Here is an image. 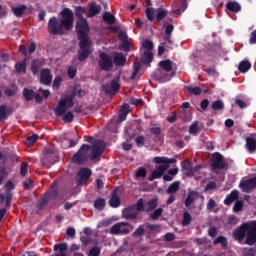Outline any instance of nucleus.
<instances>
[{
	"mask_svg": "<svg viewBox=\"0 0 256 256\" xmlns=\"http://www.w3.org/2000/svg\"><path fill=\"white\" fill-rule=\"evenodd\" d=\"M51 81H53L51 70L49 68H43L40 71V83H42V85H51Z\"/></svg>",
	"mask_w": 256,
	"mask_h": 256,
	"instance_id": "nucleus-15",
	"label": "nucleus"
},
{
	"mask_svg": "<svg viewBox=\"0 0 256 256\" xmlns=\"http://www.w3.org/2000/svg\"><path fill=\"white\" fill-rule=\"evenodd\" d=\"M178 118L181 119V121H191V116H189L187 112L183 110L178 114Z\"/></svg>",
	"mask_w": 256,
	"mask_h": 256,
	"instance_id": "nucleus-62",
	"label": "nucleus"
},
{
	"mask_svg": "<svg viewBox=\"0 0 256 256\" xmlns=\"http://www.w3.org/2000/svg\"><path fill=\"white\" fill-rule=\"evenodd\" d=\"M39 139V135L37 134H32L31 136H28L26 139V144L27 145H33Z\"/></svg>",
	"mask_w": 256,
	"mask_h": 256,
	"instance_id": "nucleus-58",
	"label": "nucleus"
},
{
	"mask_svg": "<svg viewBox=\"0 0 256 256\" xmlns=\"http://www.w3.org/2000/svg\"><path fill=\"white\" fill-rule=\"evenodd\" d=\"M239 188L243 193H251L253 189H256V176L246 180H241Z\"/></svg>",
	"mask_w": 256,
	"mask_h": 256,
	"instance_id": "nucleus-12",
	"label": "nucleus"
},
{
	"mask_svg": "<svg viewBox=\"0 0 256 256\" xmlns=\"http://www.w3.org/2000/svg\"><path fill=\"white\" fill-rule=\"evenodd\" d=\"M232 237L237 243H243L253 247L256 245V220H251L248 222L242 223L232 232Z\"/></svg>",
	"mask_w": 256,
	"mask_h": 256,
	"instance_id": "nucleus-4",
	"label": "nucleus"
},
{
	"mask_svg": "<svg viewBox=\"0 0 256 256\" xmlns=\"http://www.w3.org/2000/svg\"><path fill=\"white\" fill-rule=\"evenodd\" d=\"M73 119H75V114H73L71 111L65 112L62 115V120L64 123H73Z\"/></svg>",
	"mask_w": 256,
	"mask_h": 256,
	"instance_id": "nucleus-40",
	"label": "nucleus"
},
{
	"mask_svg": "<svg viewBox=\"0 0 256 256\" xmlns=\"http://www.w3.org/2000/svg\"><path fill=\"white\" fill-rule=\"evenodd\" d=\"M98 65L102 71H111L113 69V57L105 52H101Z\"/></svg>",
	"mask_w": 256,
	"mask_h": 256,
	"instance_id": "nucleus-11",
	"label": "nucleus"
},
{
	"mask_svg": "<svg viewBox=\"0 0 256 256\" xmlns=\"http://www.w3.org/2000/svg\"><path fill=\"white\" fill-rule=\"evenodd\" d=\"M249 69H251V62H249V60H244L238 65V71H240V73H247Z\"/></svg>",
	"mask_w": 256,
	"mask_h": 256,
	"instance_id": "nucleus-32",
	"label": "nucleus"
},
{
	"mask_svg": "<svg viewBox=\"0 0 256 256\" xmlns=\"http://www.w3.org/2000/svg\"><path fill=\"white\" fill-rule=\"evenodd\" d=\"M212 109L213 111H222V109H225V104L223 103V100H216L212 103Z\"/></svg>",
	"mask_w": 256,
	"mask_h": 256,
	"instance_id": "nucleus-41",
	"label": "nucleus"
},
{
	"mask_svg": "<svg viewBox=\"0 0 256 256\" xmlns=\"http://www.w3.org/2000/svg\"><path fill=\"white\" fill-rule=\"evenodd\" d=\"M18 89L19 88L17 87V84L13 83L10 85V88L4 90V94L6 95V97H13V95L17 93Z\"/></svg>",
	"mask_w": 256,
	"mask_h": 256,
	"instance_id": "nucleus-37",
	"label": "nucleus"
},
{
	"mask_svg": "<svg viewBox=\"0 0 256 256\" xmlns=\"http://www.w3.org/2000/svg\"><path fill=\"white\" fill-rule=\"evenodd\" d=\"M233 211L234 213H239V211H243V200H236Z\"/></svg>",
	"mask_w": 256,
	"mask_h": 256,
	"instance_id": "nucleus-53",
	"label": "nucleus"
},
{
	"mask_svg": "<svg viewBox=\"0 0 256 256\" xmlns=\"http://www.w3.org/2000/svg\"><path fill=\"white\" fill-rule=\"evenodd\" d=\"M239 223V218L235 215L228 216L227 225H230V227H235Z\"/></svg>",
	"mask_w": 256,
	"mask_h": 256,
	"instance_id": "nucleus-49",
	"label": "nucleus"
},
{
	"mask_svg": "<svg viewBox=\"0 0 256 256\" xmlns=\"http://www.w3.org/2000/svg\"><path fill=\"white\" fill-rule=\"evenodd\" d=\"M133 69L134 70L132 72V75H131L130 79H135L137 77V74L141 70V63L140 62H134Z\"/></svg>",
	"mask_w": 256,
	"mask_h": 256,
	"instance_id": "nucleus-47",
	"label": "nucleus"
},
{
	"mask_svg": "<svg viewBox=\"0 0 256 256\" xmlns=\"http://www.w3.org/2000/svg\"><path fill=\"white\" fill-rule=\"evenodd\" d=\"M167 15H169V10L163 7L156 9V21H158V23H161V21H163Z\"/></svg>",
	"mask_w": 256,
	"mask_h": 256,
	"instance_id": "nucleus-24",
	"label": "nucleus"
},
{
	"mask_svg": "<svg viewBox=\"0 0 256 256\" xmlns=\"http://www.w3.org/2000/svg\"><path fill=\"white\" fill-rule=\"evenodd\" d=\"M181 187V182L175 181L173 182L168 189L166 190V193L168 195H171V193H177L179 191V188Z\"/></svg>",
	"mask_w": 256,
	"mask_h": 256,
	"instance_id": "nucleus-35",
	"label": "nucleus"
},
{
	"mask_svg": "<svg viewBox=\"0 0 256 256\" xmlns=\"http://www.w3.org/2000/svg\"><path fill=\"white\" fill-rule=\"evenodd\" d=\"M152 233H161V226L159 224H151L146 222L144 224L139 225L133 233V237L135 239H141L146 235L147 239L151 237Z\"/></svg>",
	"mask_w": 256,
	"mask_h": 256,
	"instance_id": "nucleus-7",
	"label": "nucleus"
},
{
	"mask_svg": "<svg viewBox=\"0 0 256 256\" xmlns=\"http://www.w3.org/2000/svg\"><path fill=\"white\" fill-rule=\"evenodd\" d=\"M142 47L146 49V51H153V42L151 40H145Z\"/></svg>",
	"mask_w": 256,
	"mask_h": 256,
	"instance_id": "nucleus-61",
	"label": "nucleus"
},
{
	"mask_svg": "<svg viewBox=\"0 0 256 256\" xmlns=\"http://www.w3.org/2000/svg\"><path fill=\"white\" fill-rule=\"evenodd\" d=\"M246 149L249 153L256 151V139L253 137H246Z\"/></svg>",
	"mask_w": 256,
	"mask_h": 256,
	"instance_id": "nucleus-22",
	"label": "nucleus"
},
{
	"mask_svg": "<svg viewBox=\"0 0 256 256\" xmlns=\"http://www.w3.org/2000/svg\"><path fill=\"white\" fill-rule=\"evenodd\" d=\"M153 52L146 50L144 51V54L142 56V63H144V65H150L153 62Z\"/></svg>",
	"mask_w": 256,
	"mask_h": 256,
	"instance_id": "nucleus-30",
	"label": "nucleus"
},
{
	"mask_svg": "<svg viewBox=\"0 0 256 256\" xmlns=\"http://www.w3.org/2000/svg\"><path fill=\"white\" fill-rule=\"evenodd\" d=\"M91 175H93V171H91V169L80 168L76 176V185H78V187L87 185V183L89 182V179H91Z\"/></svg>",
	"mask_w": 256,
	"mask_h": 256,
	"instance_id": "nucleus-10",
	"label": "nucleus"
},
{
	"mask_svg": "<svg viewBox=\"0 0 256 256\" xmlns=\"http://www.w3.org/2000/svg\"><path fill=\"white\" fill-rule=\"evenodd\" d=\"M102 89L106 95H116L117 91L121 89V84L117 80H112L110 84L102 85Z\"/></svg>",
	"mask_w": 256,
	"mask_h": 256,
	"instance_id": "nucleus-13",
	"label": "nucleus"
},
{
	"mask_svg": "<svg viewBox=\"0 0 256 256\" xmlns=\"http://www.w3.org/2000/svg\"><path fill=\"white\" fill-rule=\"evenodd\" d=\"M13 14L15 17H23V13L27 11V6L26 5H20L18 7H12Z\"/></svg>",
	"mask_w": 256,
	"mask_h": 256,
	"instance_id": "nucleus-34",
	"label": "nucleus"
},
{
	"mask_svg": "<svg viewBox=\"0 0 256 256\" xmlns=\"http://www.w3.org/2000/svg\"><path fill=\"white\" fill-rule=\"evenodd\" d=\"M189 133L190 135H197L199 133V122L195 121L193 124L189 127Z\"/></svg>",
	"mask_w": 256,
	"mask_h": 256,
	"instance_id": "nucleus-48",
	"label": "nucleus"
},
{
	"mask_svg": "<svg viewBox=\"0 0 256 256\" xmlns=\"http://www.w3.org/2000/svg\"><path fill=\"white\" fill-rule=\"evenodd\" d=\"M224 160H225V157H223L222 154L219 152L213 153L210 159V161H224Z\"/></svg>",
	"mask_w": 256,
	"mask_h": 256,
	"instance_id": "nucleus-60",
	"label": "nucleus"
},
{
	"mask_svg": "<svg viewBox=\"0 0 256 256\" xmlns=\"http://www.w3.org/2000/svg\"><path fill=\"white\" fill-rule=\"evenodd\" d=\"M49 203V194L45 193L42 200L38 203V209H43Z\"/></svg>",
	"mask_w": 256,
	"mask_h": 256,
	"instance_id": "nucleus-52",
	"label": "nucleus"
},
{
	"mask_svg": "<svg viewBox=\"0 0 256 256\" xmlns=\"http://www.w3.org/2000/svg\"><path fill=\"white\" fill-rule=\"evenodd\" d=\"M133 231V225L129 222H118L111 226V235H129Z\"/></svg>",
	"mask_w": 256,
	"mask_h": 256,
	"instance_id": "nucleus-8",
	"label": "nucleus"
},
{
	"mask_svg": "<svg viewBox=\"0 0 256 256\" xmlns=\"http://www.w3.org/2000/svg\"><path fill=\"white\" fill-rule=\"evenodd\" d=\"M161 215H163V208H157V209L151 214V219H153V221H157V219H159V217H161Z\"/></svg>",
	"mask_w": 256,
	"mask_h": 256,
	"instance_id": "nucleus-54",
	"label": "nucleus"
},
{
	"mask_svg": "<svg viewBox=\"0 0 256 256\" xmlns=\"http://www.w3.org/2000/svg\"><path fill=\"white\" fill-rule=\"evenodd\" d=\"M159 67L162 70H158L156 72V75L159 77L160 81L162 83H167V81H171V79H173V76L175 75V71H173V61L169 59L162 60L159 62Z\"/></svg>",
	"mask_w": 256,
	"mask_h": 256,
	"instance_id": "nucleus-6",
	"label": "nucleus"
},
{
	"mask_svg": "<svg viewBox=\"0 0 256 256\" xmlns=\"http://www.w3.org/2000/svg\"><path fill=\"white\" fill-rule=\"evenodd\" d=\"M150 133L155 135V137H159V135H161V127L157 126V124H154L153 127L150 128Z\"/></svg>",
	"mask_w": 256,
	"mask_h": 256,
	"instance_id": "nucleus-56",
	"label": "nucleus"
},
{
	"mask_svg": "<svg viewBox=\"0 0 256 256\" xmlns=\"http://www.w3.org/2000/svg\"><path fill=\"white\" fill-rule=\"evenodd\" d=\"M191 214H189V212H184L183 213V220H182V225L183 227H189V225H191Z\"/></svg>",
	"mask_w": 256,
	"mask_h": 256,
	"instance_id": "nucleus-43",
	"label": "nucleus"
},
{
	"mask_svg": "<svg viewBox=\"0 0 256 256\" xmlns=\"http://www.w3.org/2000/svg\"><path fill=\"white\" fill-rule=\"evenodd\" d=\"M23 187L26 191H31V189H33V181H31V179H26L23 182Z\"/></svg>",
	"mask_w": 256,
	"mask_h": 256,
	"instance_id": "nucleus-63",
	"label": "nucleus"
},
{
	"mask_svg": "<svg viewBox=\"0 0 256 256\" xmlns=\"http://www.w3.org/2000/svg\"><path fill=\"white\" fill-rule=\"evenodd\" d=\"M212 171H219V169H225L224 161H214L211 164Z\"/></svg>",
	"mask_w": 256,
	"mask_h": 256,
	"instance_id": "nucleus-42",
	"label": "nucleus"
},
{
	"mask_svg": "<svg viewBox=\"0 0 256 256\" xmlns=\"http://www.w3.org/2000/svg\"><path fill=\"white\" fill-rule=\"evenodd\" d=\"M186 89L190 95H200L202 93L201 87L186 86Z\"/></svg>",
	"mask_w": 256,
	"mask_h": 256,
	"instance_id": "nucleus-44",
	"label": "nucleus"
},
{
	"mask_svg": "<svg viewBox=\"0 0 256 256\" xmlns=\"http://www.w3.org/2000/svg\"><path fill=\"white\" fill-rule=\"evenodd\" d=\"M61 19L53 16L48 21V33L50 35L63 36L69 33L73 29V24L75 23V17L73 16V11L69 8H64L60 12Z\"/></svg>",
	"mask_w": 256,
	"mask_h": 256,
	"instance_id": "nucleus-1",
	"label": "nucleus"
},
{
	"mask_svg": "<svg viewBox=\"0 0 256 256\" xmlns=\"http://www.w3.org/2000/svg\"><path fill=\"white\" fill-rule=\"evenodd\" d=\"M101 255V248L94 246L90 249L88 256H99Z\"/></svg>",
	"mask_w": 256,
	"mask_h": 256,
	"instance_id": "nucleus-57",
	"label": "nucleus"
},
{
	"mask_svg": "<svg viewBox=\"0 0 256 256\" xmlns=\"http://www.w3.org/2000/svg\"><path fill=\"white\" fill-rule=\"evenodd\" d=\"M41 67H43V60L34 59L31 62V71H32L33 75H37V73H39V69H41Z\"/></svg>",
	"mask_w": 256,
	"mask_h": 256,
	"instance_id": "nucleus-25",
	"label": "nucleus"
},
{
	"mask_svg": "<svg viewBox=\"0 0 256 256\" xmlns=\"http://www.w3.org/2000/svg\"><path fill=\"white\" fill-rule=\"evenodd\" d=\"M43 154L48 161H59V151L53 146L44 149Z\"/></svg>",
	"mask_w": 256,
	"mask_h": 256,
	"instance_id": "nucleus-14",
	"label": "nucleus"
},
{
	"mask_svg": "<svg viewBox=\"0 0 256 256\" xmlns=\"http://www.w3.org/2000/svg\"><path fill=\"white\" fill-rule=\"evenodd\" d=\"M9 115H13V109L5 104L0 105V123L5 121Z\"/></svg>",
	"mask_w": 256,
	"mask_h": 256,
	"instance_id": "nucleus-19",
	"label": "nucleus"
},
{
	"mask_svg": "<svg viewBox=\"0 0 256 256\" xmlns=\"http://www.w3.org/2000/svg\"><path fill=\"white\" fill-rule=\"evenodd\" d=\"M107 144L103 140H95L92 145L83 144L73 155L72 161H101Z\"/></svg>",
	"mask_w": 256,
	"mask_h": 256,
	"instance_id": "nucleus-3",
	"label": "nucleus"
},
{
	"mask_svg": "<svg viewBox=\"0 0 256 256\" xmlns=\"http://www.w3.org/2000/svg\"><path fill=\"white\" fill-rule=\"evenodd\" d=\"M89 22L87 19H78L76 21V31L78 35V61L83 62L90 55L93 54V48L91 47V39H89Z\"/></svg>",
	"mask_w": 256,
	"mask_h": 256,
	"instance_id": "nucleus-2",
	"label": "nucleus"
},
{
	"mask_svg": "<svg viewBox=\"0 0 256 256\" xmlns=\"http://www.w3.org/2000/svg\"><path fill=\"white\" fill-rule=\"evenodd\" d=\"M136 177L137 179H140V177H142L143 179L144 177H147V169H145L144 167L138 168V170L136 171Z\"/></svg>",
	"mask_w": 256,
	"mask_h": 256,
	"instance_id": "nucleus-55",
	"label": "nucleus"
},
{
	"mask_svg": "<svg viewBox=\"0 0 256 256\" xmlns=\"http://www.w3.org/2000/svg\"><path fill=\"white\" fill-rule=\"evenodd\" d=\"M51 191L46 192L48 194L49 199H57L59 197V190H57V181H54L50 186Z\"/></svg>",
	"mask_w": 256,
	"mask_h": 256,
	"instance_id": "nucleus-26",
	"label": "nucleus"
},
{
	"mask_svg": "<svg viewBox=\"0 0 256 256\" xmlns=\"http://www.w3.org/2000/svg\"><path fill=\"white\" fill-rule=\"evenodd\" d=\"M195 197H199V192L190 191L185 199V207H191L193 201H195Z\"/></svg>",
	"mask_w": 256,
	"mask_h": 256,
	"instance_id": "nucleus-27",
	"label": "nucleus"
},
{
	"mask_svg": "<svg viewBox=\"0 0 256 256\" xmlns=\"http://www.w3.org/2000/svg\"><path fill=\"white\" fill-rule=\"evenodd\" d=\"M67 249H68V246H67V243L65 242L54 245V251H60V253H65Z\"/></svg>",
	"mask_w": 256,
	"mask_h": 256,
	"instance_id": "nucleus-50",
	"label": "nucleus"
},
{
	"mask_svg": "<svg viewBox=\"0 0 256 256\" xmlns=\"http://www.w3.org/2000/svg\"><path fill=\"white\" fill-rule=\"evenodd\" d=\"M221 245V247H223V249H227V247L229 246V243L227 242V238L225 236H218L214 241H213V245Z\"/></svg>",
	"mask_w": 256,
	"mask_h": 256,
	"instance_id": "nucleus-33",
	"label": "nucleus"
},
{
	"mask_svg": "<svg viewBox=\"0 0 256 256\" xmlns=\"http://www.w3.org/2000/svg\"><path fill=\"white\" fill-rule=\"evenodd\" d=\"M159 205L157 198L149 200L146 204V213H151V211H155L157 206Z\"/></svg>",
	"mask_w": 256,
	"mask_h": 256,
	"instance_id": "nucleus-31",
	"label": "nucleus"
},
{
	"mask_svg": "<svg viewBox=\"0 0 256 256\" xmlns=\"http://www.w3.org/2000/svg\"><path fill=\"white\" fill-rule=\"evenodd\" d=\"M106 202L104 198H97L94 201V207L97 209V211H103L105 209Z\"/></svg>",
	"mask_w": 256,
	"mask_h": 256,
	"instance_id": "nucleus-39",
	"label": "nucleus"
},
{
	"mask_svg": "<svg viewBox=\"0 0 256 256\" xmlns=\"http://www.w3.org/2000/svg\"><path fill=\"white\" fill-rule=\"evenodd\" d=\"M110 207H113L114 209H117L119 205H121V199L117 195V192H113L110 200H109Z\"/></svg>",
	"mask_w": 256,
	"mask_h": 256,
	"instance_id": "nucleus-28",
	"label": "nucleus"
},
{
	"mask_svg": "<svg viewBox=\"0 0 256 256\" xmlns=\"http://www.w3.org/2000/svg\"><path fill=\"white\" fill-rule=\"evenodd\" d=\"M156 163H162L161 165L157 166L155 170L152 171L150 174L148 181H155V179H161V176L169 169V165L171 163H175V161H156Z\"/></svg>",
	"mask_w": 256,
	"mask_h": 256,
	"instance_id": "nucleus-9",
	"label": "nucleus"
},
{
	"mask_svg": "<svg viewBox=\"0 0 256 256\" xmlns=\"http://www.w3.org/2000/svg\"><path fill=\"white\" fill-rule=\"evenodd\" d=\"M75 16L77 19H85L83 15H85V8L82 6H77L74 10Z\"/></svg>",
	"mask_w": 256,
	"mask_h": 256,
	"instance_id": "nucleus-45",
	"label": "nucleus"
},
{
	"mask_svg": "<svg viewBox=\"0 0 256 256\" xmlns=\"http://www.w3.org/2000/svg\"><path fill=\"white\" fill-rule=\"evenodd\" d=\"M103 21L108 25H115L117 23V18L111 12H104Z\"/></svg>",
	"mask_w": 256,
	"mask_h": 256,
	"instance_id": "nucleus-29",
	"label": "nucleus"
},
{
	"mask_svg": "<svg viewBox=\"0 0 256 256\" xmlns=\"http://www.w3.org/2000/svg\"><path fill=\"white\" fill-rule=\"evenodd\" d=\"M15 71L16 73H27V58L15 64Z\"/></svg>",
	"mask_w": 256,
	"mask_h": 256,
	"instance_id": "nucleus-21",
	"label": "nucleus"
},
{
	"mask_svg": "<svg viewBox=\"0 0 256 256\" xmlns=\"http://www.w3.org/2000/svg\"><path fill=\"white\" fill-rule=\"evenodd\" d=\"M122 215H123L124 219H131L133 221V220L137 219V217L139 216V213H137L135 211V207L130 206V207L125 208L122 211Z\"/></svg>",
	"mask_w": 256,
	"mask_h": 256,
	"instance_id": "nucleus-16",
	"label": "nucleus"
},
{
	"mask_svg": "<svg viewBox=\"0 0 256 256\" xmlns=\"http://www.w3.org/2000/svg\"><path fill=\"white\" fill-rule=\"evenodd\" d=\"M226 9L231 13H239L241 11V4L239 2L230 1L226 4Z\"/></svg>",
	"mask_w": 256,
	"mask_h": 256,
	"instance_id": "nucleus-23",
	"label": "nucleus"
},
{
	"mask_svg": "<svg viewBox=\"0 0 256 256\" xmlns=\"http://www.w3.org/2000/svg\"><path fill=\"white\" fill-rule=\"evenodd\" d=\"M113 63L116 67H125V63H127V57L121 52H117L114 55Z\"/></svg>",
	"mask_w": 256,
	"mask_h": 256,
	"instance_id": "nucleus-17",
	"label": "nucleus"
},
{
	"mask_svg": "<svg viewBox=\"0 0 256 256\" xmlns=\"http://www.w3.org/2000/svg\"><path fill=\"white\" fill-rule=\"evenodd\" d=\"M145 13L148 21H155L156 15H157V9L149 7V8H146Z\"/></svg>",
	"mask_w": 256,
	"mask_h": 256,
	"instance_id": "nucleus-36",
	"label": "nucleus"
},
{
	"mask_svg": "<svg viewBox=\"0 0 256 256\" xmlns=\"http://www.w3.org/2000/svg\"><path fill=\"white\" fill-rule=\"evenodd\" d=\"M77 97V90H73V92L69 95H66L64 99H61L54 109V113L56 117H63L65 113H67V109H71L75 102L73 101Z\"/></svg>",
	"mask_w": 256,
	"mask_h": 256,
	"instance_id": "nucleus-5",
	"label": "nucleus"
},
{
	"mask_svg": "<svg viewBox=\"0 0 256 256\" xmlns=\"http://www.w3.org/2000/svg\"><path fill=\"white\" fill-rule=\"evenodd\" d=\"M246 256H256V248H244Z\"/></svg>",
	"mask_w": 256,
	"mask_h": 256,
	"instance_id": "nucleus-64",
	"label": "nucleus"
},
{
	"mask_svg": "<svg viewBox=\"0 0 256 256\" xmlns=\"http://www.w3.org/2000/svg\"><path fill=\"white\" fill-rule=\"evenodd\" d=\"M34 95H35V91H33V89H28V88L23 89V97L26 101H33Z\"/></svg>",
	"mask_w": 256,
	"mask_h": 256,
	"instance_id": "nucleus-38",
	"label": "nucleus"
},
{
	"mask_svg": "<svg viewBox=\"0 0 256 256\" xmlns=\"http://www.w3.org/2000/svg\"><path fill=\"white\" fill-rule=\"evenodd\" d=\"M135 211H146L145 202H143V198H140L135 205H132Z\"/></svg>",
	"mask_w": 256,
	"mask_h": 256,
	"instance_id": "nucleus-46",
	"label": "nucleus"
},
{
	"mask_svg": "<svg viewBox=\"0 0 256 256\" xmlns=\"http://www.w3.org/2000/svg\"><path fill=\"white\" fill-rule=\"evenodd\" d=\"M61 83H63V78L61 76H56L52 84L53 89H60Z\"/></svg>",
	"mask_w": 256,
	"mask_h": 256,
	"instance_id": "nucleus-51",
	"label": "nucleus"
},
{
	"mask_svg": "<svg viewBox=\"0 0 256 256\" xmlns=\"http://www.w3.org/2000/svg\"><path fill=\"white\" fill-rule=\"evenodd\" d=\"M239 199V191L238 190H232L229 195L226 196L224 199V205H232V203H235Z\"/></svg>",
	"mask_w": 256,
	"mask_h": 256,
	"instance_id": "nucleus-20",
	"label": "nucleus"
},
{
	"mask_svg": "<svg viewBox=\"0 0 256 256\" xmlns=\"http://www.w3.org/2000/svg\"><path fill=\"white\" fill-rule=\"evenodd\" d=\"M89 11L87 17H95V15H99L101 13V6L95 2H90L88 4Z\"/></svg>",
	"mask_w": 256,
	"mask_h": 256,
	"instance_id": "nucleus-18",
	"label": "nucleus"
},
{
	"mask_svg": "<svg viewBox=\"0 0 256 256\" xmlns=\"http://www.w3.org/2000/svg\"><path fill=\"white\" fill-rule=\"evenodd\" d=\"M163 43L162 45L169 47V45H173V39H171V35L165 34L163 37Z\"/></svg>",
	"mask_w": 256,
	"mask_h": 256,
	"instance_id": "nucleus-59",
	"label": "nucleus"
}]
</instances>
